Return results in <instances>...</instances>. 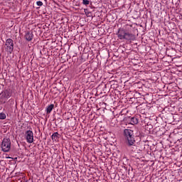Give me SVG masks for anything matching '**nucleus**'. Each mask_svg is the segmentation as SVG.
Masks as SVG:
<instances>
[{"mask_svg":"<svg viewBox=\"0 0 182 182\" xmlns=\"http://www.w3.org/2000/svg\"><path fill=\"white\" fill-rule=\"evenodd\" d=\"M84 12L85 14V15L89 12V10H87V9H84Z\"/></svg>","mask_w":182,"mask_h":182,"instance_id":"nucleus-15","label":"nucleus"},{"mask_svg":"<svg viewBox=\"0 0 182 182\" xmlns=\"http://www.w3.org/2000/svg\"><path fill=\"white\" fill-rule=\"evenodd\" d=\"M124 170H126V167H124Z\"/></svg>","mask_w":182,"mask_h":182,"instance_id":"nucleus-17","label":"nucleus"},{"mask_svg":"<svg viewBox=\"0 0 182 182\" xmlns=\"http://www.w3.org/2000/svg\"><path fill=\"white\" fill-rule=\"evenodd\" d=\"M6 52L9 53H12L14 52V40L11 38H8L5 43Z\"/></svg>","mask_w":182,"mask_h":182,"instance_id":"nucleus-4","label":"nucleus"},{"mask_svg":"<svg viewBox=\"0 0 182 182\" xmlns=\"http://www.w3.org/2000/svg\"><path fill=\"white\" fill-rule=\"evenodd\" d=\"M124 135L125 139L128 141V146H133L136 143V139H134V132H133V130L129 129H124Z\"/></svg>","mask_w":182,"mask_h":182,"instance_id":"nucleus-2","label":"nucleus"},{"mask_svg":"<svg viewBox=\"0 0 182 182\" xmlns=\"http://www.w3.org/2000/svg\"><path fill=\"white\" fill-rule=\"evenodd\" d=\"M25 139L27 143H32L33 141V132L31 130H28L25 133Z\"/></svg>","mask_w":182,"mask_h":182,"instance_id":"nucleus-5","label":"nucleus"},{"mask_svg":"<svg viewBox=\"0 0 182 182\" xmlns=\"http://www.w3.org/2000/svg\"><path fill=\"white\" fill-rule=\"evenodd\" d=\"M134 147H135V149H137V146H134Z\"/></svg>","mask_w":182,"mask_h":182,"instance_id":"nucleus-16","label":"nucleus"},{"mask_svg":"<svg viewBox=\"0 0 182 182\" xmlns=\"http://www.w3.org/2000/svg\"><path fill=\"white\" fill-rule=\"evenodd\" d=\"M53 107H55V105L53 104H51L47 107V109H46L47 114H49L52 112V110H53Z\"/></svg>","mask_w":182,"mask_h":182,"instance_id":"nucleus-8","label":"nucleus"},{"mask_svg":"<svg viewBox=\"0 0 182 182\" xmlns=\"http://www.w3.org/2000/svg\"><path fill=\"white\" fill-rule=\"evenodd\" d=\"M59 138V134L58 132H55L52 135V139L53 140H56V139Z\"/></svg>","mask_w":182,"mask_h":182,"instance_id":"nucleus-10","label":"nucleus"},{"mask_svg":"<svg viewBox=\"0 0 182 182\" xmlns=\"http://www.w3.org/2000/svg\"><path fill=\"white\" fill-rule=\"evenodd\" d=\"M86 15H87V16L90 17V16H92V12L88 11Z\"/></svg>","mask_w":182,"mask_h":182,"instance_id":"nucleus-14","label":"nucleus"},{"mask_svg":"<svg viewBox=\"0 0 182 182\" xmlns=\"http://www.w3.org/2000/svg\"><path fill=\"white\" fill-rule=\"evenodd\" d=\"M25 39H26L28 42H31L32 39H33V33L32 32H28L25 35Z\"/></svg>","mask_w":182,"mask_h":182,"instance_id":"nucleus-7","label":"nucleus"},{"mask_svg":"<svg viewBox=\"0 0 182 182\" xmlns=\"http://www.w3.org/2000/svg\"><path fill=\"white\" fill-rule=\"evenodd\" d=\"M132 25L127 24L122 28H119L118 30V38L119 39L126 41H134L136 39V36L130 33L132 31Z\"/></svg>","mask_w":182,"mask_h":182,"instance_id":"nucleus-1","label":"nucleus"},{"mask_svg":"<svg viewBox=\"0 0 182 182\" xmlns=\"http://www.w3.org/2000/svg\"><path fill=\"white\" fill-rule=\"evenodd\" d=\"M90 4V1L89 0H82V5H85V6H87V5Z\"/></svg>","mask_w":182,"mask_h":182,"instance_id":"nucleus-12","label":"nucleus"},{"mask_svg":"<svg viewBox=\"0 0 182 182\" xmlns=\"http://www.w3.org/2000/svg\"><path fill=\"white\" fill-rule=\"evenodd\" d=\"M36 4L38 5V6H42V5H43V3H42V1H38L36 2Z\"/></svg>","mask_w":182,"mask_h":182,"instance_id":"nucleus-13","label":"nucleus"},{"mask_svg":"<svg viewBox=\"0 0 182 182\" xmlns=\"http://www.w3.org/2000/svg\"><path fill=\"white\" fill-rule=\"evenodd\" d=\"M139 119L136 117H132L130 119V124H137Z\"/></svg>","mask_w":182,"mask_h":182,"instance_id":"nucleus-9","label":"nucleus"},{"mask_svg":"<svg viewBox=\"0 0 182 182\" xmlns=\"http://www.w3.org/2000/svg\"><path fill=\"white\" fill-rule=\"evenodd\" d=\"M1 150L4 153H8L11 150V139L4 138L1 143Z\"/></svg>","mask_w":182,"mask_h":182,"instance_id":"nucleus-3","label":"nucleus"},{"mask_svg":"<svg viewBox=\"0 0 182 182\" xmlns=\"http://www.w3.org/2000/svg\"><path fill=\"white\" fill-rule=\"evenodd\" d=\"M1 99H9L12 96V90H5L1 93Z\"/></svg>","mask_w":182,"mask_h":182,"instance_id":"nucleus-6","label":"nucleus"},{"mask_svg":"<svg viewBox=\"0 0 182 182\" xmlns=\"http://www.w3.org/2000/svg\"><path fill=\"white\" fill-rule=\"evenodd\" d=\"M6 119V114L4 112L0 113V120H5Z\"/></svg>","mask_w":182,"mask_h":182,"instance_id":"nucleus-11","label":"nucleus"}]
</instances>
